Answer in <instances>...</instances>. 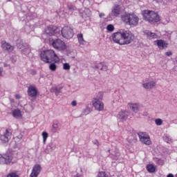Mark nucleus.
I'll return each instance as SVG.
<instances>
[{
  "instance_id": "13",
  "label": "nucleus",
  "mask_w": 177,
  "mask_h": 177,
  "mask_svg": "<svg viewBox=\"0 0 177 177\" xmlns=\"http://www.w3.org/2000/svg\"><path fill=\"white\" fill-rule=\"evenodd\" d=\"M56 149V140H53L49 142L46 149H44V152L46 154H49V153H52L53 150Z\"/></svg>"
},
{
  "instance_id": "51",
  "label": "nucleus",
  "mask_w": 177,
  "mask_h": 177,
  "mask_svg": "<svg viewBox=\"0 0 177 177\" xmlns=\"http://www.w3.org/2000/svg\"><path fill=\"white\" fill-rule=\"evenodd\" d=\"M127 140L129 142V143H132V140L130 138H127Z\"/></svg>"
},
{
  "instance_id": "47",
  "label": "nucleus",
  "mask_w": 177,
  "mask_h": 177,
  "mask_svg": "<svg viewBox=\"0 0 177 177\" xmlns=\"http://www.w3.org/2000/svg\"><path fill=\"white\" fill-rule=\"evenodd\" d=\"M99 16H100V17H104V16H106V15H104V13H103V12H100Z\"/></svg>"
},
{
  "instance_id": "28",
  "label": "nucleus",
  "mask_w": 177,
  "mask_h": 177,
  "mask_svg": "<svg viewBox=\"0 0 177 177\" xmlns=\"http://www.w3.org/2000/svg\"><path fill=\"white\" fill-rule=\"evenodd\" d=\"M41 135L43 138V143L45 145L46 143L48 138L49 137V134H48V132L46 131H43Z\"/></svg>"
},
{
  "instance_id": "45",
  "label": "nucleus",
  "mask_w": 177,
  "mask_h": 177,
  "mask_svg": "<svg viewBox=\"0 0 177 177\" xmlns=\"http://www.w3.org/2000/svg\"><path fill=\"white\" fill-rule=\"evenodd\" d=\"M3 73V68L0 67V77H2V73Z\"/></svg>"
},
{
  "instance_id": "31",
  "label": "nucleus",
  "mask_w": 177,
  "mask_h": 177,
  "mask_svg": "<svg viewBox=\"0 0 177 177\" xmlns=\"http://www.w3.org/2000/svg\"><path fill=\"white\" fill-rule=\"evenodd\" d=\"M164 140L166 141L167 143H172V138L169 136H165L164 137Z\"/></svg>"
},
{
  "instance_id": "42",
  "label": "nucleus",
  "mask_w": 177,
  "mask_h": 177,
  "mask_svg": "<svg viewBox=\"0 0 177 177\" xmlns=\"http://www.w3.org/2000/svg\"><path fill=\"white\" fill-rule=\"evenodd\" d=\"M165 55H166V56H168V57L172 56V51L166 52V53H165Z\"/></svg>"
},
{
  "instance_id": "40",
  "label": "nucleus",
  "mask_w": 177,
  "mask_h": 177,
  "mask_svg": "<svg viewBox=\"0 0 177 177\" xmlns=\"http://www.w3.org/2000/svg\"><path fill=\"white\" fill-rule=\"evenodd\" d=\"M159 49H165L167 45H158Z\"/></svg>"
},
{
  "instance_id": "3",
  "label": "nucleus",
  "mask_w": 177,
  "mask_h": 177,
  "mask_svg": "<svg viewBox=\"0 0 177 177\" xmlns=\"http://www.w3.org/2000/svg\"><path fill=\"white\" fill-rule=\"evenodd\" d=\"M142 16L149 23H158L160 21V15L154 11L145 10L142 12Z\"/></svg>"
},
{
  "instance_id": "55",
  "label": "nucleus",
  "mask_w": 177,
  "mask_h": 177,
  "mask_svg": "<svg viewBox=\"0 0 177 177\" xmlns=\"http://www.w3.org/2000/svg\"><path fill=\"white\" fill-rule=\"evenodd\" d=\"M109 153H110V149L108 150Z\"/></svg>"
},
{
  "instance_id": "7",
  "label": "nucleus",
  "mask_w": 177,
  "mask_h": 177,
  "mask_svg": "<svg viewBox=\"0 0 177 177\" xmlns=\"http://www.w3.org/2000/svg\"><path fill=\"white\" fill-rule=\"evenodd\" d=\"M133 39H135V35L129 30H123V41L122 45H129Z\"/></svg>"
},
{
  "instance_id": "44",
  "label": "nucleus",
  "mask_w": 177,
  "mask_h": 177,
  "mask_svg": "<svg viewBox=\"0 0 177 177\" xmlns=\"http://www.w3.org/2000/svg\"><path fill=\"white\" fill-rule=\"evenodd\" d=\"M93 145H96V146L99 147V141L97 140L93 141Z\"/></svg>"
},
{
  "instance_id": "53",
  "label": "nucleus",
  "mask_w": 177,
  "mask_h": 177,
  "mask_svg": "<svg viewBox=\"0 0 177 177\" xmlns=\"http://www.w3.org/2000/svg\"><path fill=\"white\" fill-rule=\"evenodd\" d=\"M80 2H84V0H79Z\"/></svg>"
},
{
  "instance_id": "17",
  "label": "nucleus",
  "mask_w": 177,
  "mask_h": 177,
  "mask_svg": "<svg viewBox=\"0 0 177 177\" xmlns=\"http://www.w3.org/2000/svg\"><path fill=\"white\" fill-rule=\"evenodd\" d=\"M94 68L97 70H100L101 71H108L109 67L103 62L98 63L95 65Z\"/></svg>"
},
{
  "instance_id": "10",
  "label": "nucleus",
  "mask_w": 177,
  "mask_h": 177,
  "mask_svg": "<svg viewBox=\"0 0 177 177\" xmlns=\"http://www.w3.org/2000/svg\"><path fill=\"white\" fill-rule=\"evenodd\" d=\"M61 34L62 35V37L64 38H66L67 39L70 38H73L74 35V32H73V29L70 28L69 26H64L62 28Z\"/></svg>"
},
{
  "instance_id": "48",
  "label": "nucleus",
  "mask_w": 177,
  "mask_h": 177,
  "mask_svg": "<svg viewBox=\"0 0 177 177\" xmlns=\"http://www.w3.org/2000/svg\"><path fill=\"white\" fill-rule=\"evenodd\" d=\"M17 45H23V43H20V40H18Z\"/></svg>"
},
{
  "instance_id": "34",
  "label": "nucleus",
  "mask_w": 177,
  "mask_h": 177,
  "mask_svg": "<svg viewBox=\"0 0 177 177\" xmlns=\"http://www.w3.org/2000/svg\"><path fill=\"white\" fill-rule=\"evenodd\" d=\"M155 123L156 125H162V120H161L160 118H157L155 120Z\"/></svg>"
},
{
  "instance_id": "32",
  "label": "nucleus",
  "mask_w": 177,
  "mask_h": 177,
  "mask_svg": "<svg viewBox=\"0 0 177 177\" xmlns=\"http://www.w3.org/2000/svg\"><path fill=\"white\" fill-rule=\"evenodd\" d=\"M57 129H59V124L53 123V131L57 132Z\"/></svg>"
},
{
  "instance_id": "26",
  "label": "nucleus",
  "mask_w": 177,
  "mask_h": 177,
  "mask_svg": "<svg viewBox=\"0 0 177 177\" xmlns=\"http://www.w3.org/2000/svg\"><path fill=\"white\" fill-rule=\"evenodd\" d=\"M56 62H53V63H50V64L48 66V68L51 71H56V70H57V65H56L55 64Z\"/></svg>"
},
{
  "instance_id": "21",
  "label": "nucleus",
  "mask_w": 177,
  "mask_h": 177,
  "mask_svg": "<svg viewBox=\"0 0 177 177\" xmlns=\"http://www.w3.org/2000/svg\"><path fill=\"white\" fill-rule=\"evenodd\" d=\"M1 48L3 50H6L7 52H12L13 49H15V47L12 45H2Z\"/></svg>"
},
{
  "instance_id": "27",
  "label": "nucleus",
  "mask_w": 177,
  "mask_h": 177,
  "mask_svg": "<svg viewBox=\"0 0 177 177\" xmlns=\"http://www.w3.org/2000/svg\"><path fill=\"white\" fill-rule=\"evenodd\" d=\"M147 169L148 172H150L151 174H153V172L156 171V167L153 165H148L147 166Z\"/></svg>"
},
{
  "instance_id": "33",
  "label": "nucleus",
  "mask_w": 177,
  "mask_h": 177,
  "mask_svg": "<svg viewBox=\"0 0 177 177\" xmlns=\"http://www.w3.org/2000/svg\"><path fill=\"white\" fill-rule=\"evenodd\" d=\"M107 31H110L112 32V31H114V26L113 24H109L106 26Z\"/></svg>"
},
{
  "instance_id": "24",
  "label": "nucleus",
  "mask_w": 177,
  "mask_h": 177,
  "mask_svg": "<svg viewBox=\"0 0 177 177\" xmlns=\"http://www.w3.org/2000/svg\"><path fill=\"white\" fill-rule=\"evenodd\" d=\"M63 89V86L54 87L53 88V92L56 95V96H59L60 93H62V90Z\"/></svg>"
},
{
  "instance_id": "39",
  "label": "nucleus",
  "mask_w": 177,
  "mask_h": 177,
  "mask_svg": "<svg viewBox=\"0 0 177 177\" xmlns=\"http://www.w3.org/2000/svg\"><path fill=\"white\" fill-rule=\"evenodd\" d=\"M7 177H19V176L16 173H10L7 175Z\"/></svg>"
},
{
  "instance_id": "37",
  "label": "nucleus",
  "mask_w": 177,
  "mask_h": 177,
  "mask_svg": "<svg viewBox=\"0 0 177 177\" xmlns=\"http://www.w3.org/2000/svg\"><path fill=\"white\" fill-rule=\"evenodd\" d=\"M63 68L64 70H70L71 68L70 64L68 63L64 64Z\"/></svg>"
},
{
  "instance_id": "22",
  "label": "nucleus",
  "mask_w": 177,
  "mask_h": 177,
  "mask_svg": "<svg viewBox=\"0 0 177 177\" xmlns=\"http://www.w3.org/2000/svg\"><path fill=\"white\" fill-rule=\"evenodd\" d=\"M145 34L147 38H149V39H154L157 38V35L154 32L147 31V32H145Z\"/></svg>"
},
{
  "instance_id": "14",
  "label": "nucleus",
  "mask_w": 177,
  "mask_h": 177,
  "mask_svg": "<svg viewBox=\"0 0 177 177\" xmlns=\"http://www.w3.org/2000/svg\"><path fill=\"white\" fill-rule=\"evenodd\" d=\"M41 167L40 165H35L32 169L30 177H38V175L41 173Z\"/></svg>"
},
{
  "instance_id": "15",
  "label": "nucleus",
  "mask_w": 177,
  "mask_h": 177,
  "mask_svg": "<svg viewBox=\"0 0 177 177\" xmlns=\"http://www.w3.org/2000/svg\"><path fill=\"white\" fill-rule=\"evenodd\" d=\"M38 95V90H37V88L32 86H30L28 88V95L30 96V97H37Z\"/></svg>"
},
{
  "instance_id": "52",
  "label": "nucleus",
  "mask_w": 177,
  "mask_h": 177,
  "mask_svg": "<svg viewBox=\"0 0 177 177\" xmlns=\"http://www.w3.org/2000/svg\"><path fill=\"white\" fill-rule=\"evenodd\" d=\"M85 10H86V12H88V10H88V8H85Z\"/></svg>"
},
{
  "instance_id": "25",
  "label": "nucleus",
  "mask_w": 177,
  "mask_h": 177,
  "mask_svg": "<svg viewBox=\"0 0 177 177\" xmlns=\"http://www.w3.org/2000/svg\"><path fill=\"white\" fill-rule=\"evenodd\" d=\"M12 115L15 118H17L19 117H21V111H20V109H15L12 111Z\"/></svg>"
},
{
  "instance_id": "29",
  "label": "nucleus",
  "mask_w": 177,
  "mask_h": 177,
  "mask_svg": "<svg viewBox=\"0 0 177 177\" xmlns=\"http://www.w3.org/2000/svg\"><path fill=\"white\" fill-rule=\"evenodd\" d=\"M77 39L80 45H84V44H85V41L84 40V35L82 34H78Z\"/></svg>"
},
{
  "instance_id": "1",
  "label": "nucleus",
  "mask_w": 177,
  "mask_h": 177,
  "mask_svg": "<svg viewBox=\"0 0 177 177\" xmlns=\"http://www.w3.org/2000/svg\"><path fill=\"white\" fill-rule=\"evenodd\" d=\"M60 34V28L55 26H50L45 29V32L43 34L42 37L44 39V44H49V45H64L63 41L60 39H55V37H49L45 39L46 35H55L57 37Z\"/></svg>"
},
{
  "instance_id": "4",
  "label": "nucleus",
  "mask_w": 177,
  "mask_h": 177,
  "mask_svg": "<svg viewBox=\"0 0 177 177\" xmlns=\"http://www.w3.org/2000/svg\"><path fill=\"white\" fill-rule=\"evenodd\" d=\"M122 20L129 26H138V23H139V17L133 13L125 12L122 15Z\"/></svg>"
},
{
  "instance_id": "19",
  "label": "nucleus",
  "mask_w": 177,
  "mask_h": 177,
  "mask_svg": "<svg viewBox=\"0 0 177 177\" xmlns=\"http://www.w3.org/2000/svg\"><path fill=\"white\" fill-rule=\"evenodd\" d=\"M120 151L118 149H115L109 154V157L112 160H118L120 158Z\"/></svg>"
},
{
  "instance_id": "12",
  "label": "nucleus",
  "mask_w": 177,
  "mask_h": 177,
  "mask_svg": "<svg viewBox=\"0 0 177 177\" xmlns=\"http://www.w3.org/2000/svg\"><path fill=\"white\" fill-rule=\"evenodd\" d=\"M12 160H13V156L12 155L8 154H0V165H6L10 164L12 162Z\"/></svg>"
},
{
  "instance_id": "43",
  "label": "nucleus",
  "mask_w": 177,
  "mask_h": 177,
  "mask_svg": "<svg viewBox=\"0 0 177 177\" xmlns=\"http://www.w3.org/2000/svg\"><path fill=\"white\" fill-rule=\"evenodd\" d=\"M71 106H73V107H75V106H77V101L75 100L72 101Z\"/></svg>"
},
{
  "instance_id": "16",
  "label": "nucleus",
  "mask_w": 177,
  "mask_h": 177,
  "mask_svg": "<svg viewBox=\"0 0 177 177\" xmlns=\"http://www.w3.org/2000/svg\"><path fill=\"white\" fill-rule=\"evenodd\" d=\"M128 114H129L128 111H121L118 115V118L121 121H127L128 120Z\"/></svg>"
},
{
  "instance_id": "35",
  "label": "nucleus",
  "mask_w": 177,
  "mask_h": 177,
  "mask_svg": "<svg viewBox=\"0 0 177 177\" xmlns=\"http://www.w3.org/2000/svg\"><path fill=\"white\" fill-rule=\"evenodd\" d=\"M157 45H167V44L164 40L159 39V40H157Z\"/></svg>"
},
{
  "instance_id": "41",
  "label": "nucleus",
  "mask_w": 177,
  "mask_h": 177,
  "mask_svg": "<svg viewBox=\"0 0 177 177\" xmlns=\"http://www.w3.org/2000/svg\"><path fill=\"white\" fill-rule=\"evenodd\" d=\"M30 74H31L32 75H37V71H35V70H34V69H32V70L30 71Z\"/></svg>"
},
{
  "instance_id": "9",
  "label": "nucleus",
  "mask_w": 177,
  "mask_h": 177,
  "mask_svg": "<svg viewBox=\"0 0 177 177\" xmlns=\"http://www.w3.org/2000/svg\"><path fill=\"white\" fill-rule=\"evenodd\" d=\"M138 135L140 139V142H141L144 145H146L147 146H149V145H151L150 136H149L146 132H139L138 133Z\"/></svg>"
},
{
  "instance_id": "11",
  "label": "nucleus",
  "mask_w": 177,
  "mask_h": 177,
  "mask_svg": "<svg viewBox=\"0 0 177 177\" xmlns=\"http://www.w3.org/2000/svg\"><path fill=\"white\" fill-rule=\"evenodd\" d=\"M12 139V130L6 129L3 134L0 135V140L2 143H8Z\"/></svg>"
},
{
  "instance_id": "36",
  "label": "nucleus",
  "mask_w": 177,
  "mask_h": 177,
  "mask_svg": "<svg viewBox=\"0 0 177 177\" xmlns=\"http://www.w3.org/2000/svg\"><path fill=\"white\" fill-rule=\"evenodd\" d=\"M98 177H109V176L104 171H100L98 174Z\"/></svg>"
},
{
  "instance_id": "23",
  "label": "nucleus",
  "mask_w": 177,
  "mask_h": 177,
  "mask_svg": "<svg viewBox=\"0 0 177 177\" xmlns=\"http://www.w3.org/2000/svg\"><path fill=\"white\" fill-rule=\"evenodd\" d=\"M53 46L55 49L60 51L66 50V49H67V46L66 45H53Z\"/></svg>"
},
{
  "instance_id": "8",
  "label": "nucleus",
  "mask_w": 177,
  "mask_h": 177,
  "mask_svg": "<svg viewBox=\"0 0 177 177\" xmlns=\"http://www.w3.org/2000/svg\"><path fill=\"white\" fill-rule=\"evenodd\" d=\"M124 35V29H120L118 32L113 33L112 39L115 44H118V45H122Z\"/></svg>"
},
{
  "instance_id": "46",
  "label": "nucleus",
  "mask_w": 177,
  "mask_h": 177,
  "mask_svg": "<svg viewBox=\"0 0 177 177\" xmlns=\"http://www.w3.org/2000/svg\"><path fill=\"white\" fill-rule=\"evenodd\" d=\"M1 45H9V44H8V43L6 42V41L3 40V41H1Z\"/></svg>"
},
{
  "instance_id": "6",
  "label": "nucleus",
  "mask_w": 177,
  "mask_h": 177,
  "mask_svg": "<svg viewBox=\"0 0 177 177\" xmlns=\"http://www.w3.org/2000/svg\"><path fill=\"white\" fill-rule=\"evenodd\" d=\"M121 15V6L115 4L111 9V12L107 16V19L109 21L114 20L115 17H120Z\"/></svg>"
},
{
  "instance_id": "49",
  "label": "nucleus",
  "mask_w": 177,
  "mask_h": 177,
  "mask_svg": "<svg viewBox=\"0 0 177 177\" xmlns=\"http://www.w3.org/2000/svg\"><path fill=\"white\" fill-rule=\"evenodd\" d=\"M16 99H20L21 96L20 95H15Z\"/></svg>"
},
{
  "instance_id": "20",
  "label": "nucleus",
  "mask_w": 177,
  "mask_h": 177,
  "mask_svg": "<svg viewBox=\"0 0 177 177\" xmlns=\"http://www.w3.org/2000/svg\"><path fill=\"white\" fill-rule=\"evenodd\" d=\"M129 108L134 113H138L139 111V104L138 103H130L129 104Z\"/></svg>"
},
{
  "instance_id": "50",
  "label": "nucleus",
  "mask_w": 177,
  "mask_h": 177,
  "mask_svg": "<svg viewBox=\"0 0 177 177\" xmlns=\"http://www.w3.org/2000/svg\"><path fill=\"white\" fill-rule=\"evenodd\" d=\"M167 177H174V174H169L167 175Z\"/></svg>"
},
{
  "instance_id": "5",
  "label": "nucleus",
  "mask_w": 177,
  "mask_h": 177,
  "mask_svg": "<svg viewBox=\"0 0 177 177\" xmlns=\"http://www.w3.org/2000/svg\"><path fill=\"white\" fill-rule=\"evenodd\" d=\"M102 99H103V93H98L97 96L93 100V106L97 111L104 110V104L102 102Z\"/></svg>"
},
{
  "instance_id": "30",
  "label": "nucleus",
  "mask_w": 177,
  "mask_h": 177,
  "mask_svg": "<svg viewBox=\"0 0 177 177\" xmlns=\"http://www.w3.org/2000/svg\"><path fill=\"white\" fill-rule=\"evenodd\" d=\"M91 108H89V106H86V109H84V111H82V115H88V114H89V113H91Z\"/></svg>"
},
{
  "instance_id": "2",
  "label": "nucleus",
  "mask_w": 177,
  "mask_h": 177,
  "mask_svg": "<svg viewBox=\"0 0 177 177\" xmlns=\"http://www.w3.org/2000/svg\"><path fill=\"white\" fill-rule=\"evenodd\" d=\"M40 59L44 63H57L59 62V57L53 50L42 51L40 54Z\"/></svg>"
},
{
  "instance_id": "38",
  "label": "nucleus",
  "mask_w": 177,
  "mask_h": 177,
  "mask_svg": "<svg viewBox=\"0 0 177 177\" xmlns=\"http://www.w3.org/2000/svg\"><path fill=\"white\" fill-rule=\"evenodd\" d=\"M68 10H70L71 12L73 13V12H74V10H77V8L74 6H69Z\"/></svg>"
},
{
  "instance_id": "54",
  "label": "nucleus",
  "mask_w": 177,
  "mask_h": 177,
  "mask_svg": "<svg viewBox=\"0 0 177 177\" xmlns=\"http://www.w3.org/2000/svg\"><path fill=\"white\" fill-rule=\"evenodd\" d=\"M12 0H8V2H10Z\"/></svg>"
},
{
  "instance_id": "18",
  "label": "nucleus",
  "mask_w": 177,
  "mask_h": 177,
  "mask_svg": "<svg viewBox=\"0 0 177 177\" xmlns=\"http://www.w3.org/2000/svg\"><path fill=\"white\" fill-rule=\"evenodd\" d=\"M142 86L145 89H153V88L156 86V82L151 81L147 83H144L142 84Z\"/></svg>"
}]
</instances>
